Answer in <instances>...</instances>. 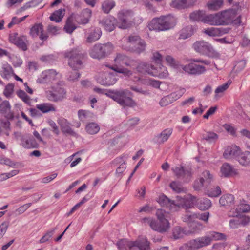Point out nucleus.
Here are the masks:
<instances>
[{
	"label": "nucleus",
	"mask_w": 250,
	"mask_h": 250,
	"mask_svg": "<svg viewBox=\"0 0 250 250\" xmlns=\"http://www.w3.org/2000/svg\"><path fill=\"white\" fill-rule=\"evenodd\" d=\"M114 64L110 66L111 69L116 72L122 73L125 75L130 77L131 80L136 73H131L130 71L125 68L124 65L134 66L136 67L137 68L140 63L142 62L140 61H130L127 56L122 54L117 55L114 59Z\"/></svg>",
	"instance_id": "f257e3e1"
},
{
	"label": "nucleus",
	"mask_w": 250,
	"mask_h": 250,
	"mask_svg": "<svg viewBox=\"0 0 250 250\" xmlns=\"http://www.w3.org/2000/svg\"><path fill=\"white\" fill-rule=\"evenodd\" d=\"M65 56L68 58V64L73 69V71L70 72L68 79L73 81L77 80L80 77V74L77 70L82 68V60L84 55L79 53L77 50H75L65 53Z\"/></svg>",
	"instance_id": "f03ea898"
},
{
	"label": "nucleus",
	"mask_w": 250,
	"mask_h": 250,
	"mask_svg": "<svg viewBox=\"0 0 250 250\" xmlns=\"http://www.w3.org/2000/svg\"><path fill=\"white\" fill-rule=\"evenodd\" d=\"M166 212L162 209L157 210L156 215L158 222L152 218H144L142 222L145 225H149L151 228L161 233L166 232L170 228L168 221L165 218Z\"/></svg>",
	"instance_id": "7ed1b4c3"
},
{
	"label": "nucleus",
	"mask_w": 250,
	"mask_h": 250,
	"mask_svg": "<svg viewBox=\"0 0 250 250\" xmlns=\"http://www.w3.org/2000/svg\"><path fill=\"white\" fill-rule=\"evenodd\" d=\"M209 216V213L208 212L202 213H190V212L187 211L183 217V221L187 223L191 228L190 233H196L202 228V225L197 219L207 222Z\"/></svg>",
	"instance_id": "20e7f679"
},
{
	"label": "nucleus",
	"mask_w": 250,
	"mask_h": 250,
	"mask_svg": "<svg viewBox=\"0 0 250 250\" xmlns=\"http://www.w3.org/2000/svg\"><path fill=\"white\" fill-rule=\"evenodd\" d=\"M176 24L175 18L170 15L154 18L149 23L148 27L150 30L164 31L173 27Z\"/></svg>",
	"instance_id": "39448f33"
},
{
	"label": "nucleus",
	"mask_w": 250,
	"mask_h": 250,
	"mask_svg": "<svg viewBox=\"0 0 250 250\" xmlns=\"http://www.w3.org/2000/svg\"><path fill=\"white\" fill-rule=\"evenodd\" d=\"M120 250H148L149 242L146 237L138 238L135 241L121 239L117 244Z\"/></svg>",
	"instance_id": "423d86ee"
},
{
	"label": "nucleus",
	"mask_w": 250,
	"mask_h": 250,
	"mask_svg": "<svg viewBox=\"0 0 250 250\" xmlns=\"http://www.w3.org/2000/svg\"><path fill=\"white\" fill-rule=\"evenodd\" d=\"M121 41L122 47L127 51H135L140 53L145 49V42L138 36L131 35L128 38L124 37Z\"/></svg>",
	"instance_id": "0eeeda50"
},
{
	"label": "nucleus",
	"mask_w": 250,
	"mask_h": 250,
	"mask_svg": "<svg viewBox=\"0 0 250 250\" xmlns=\"http://www.w3.org/2000/svg\"><path fill=\"white\" fill-rule=\"evenodd\" d=\"M158 67H155L152 65H148L145 62H142L137 68V71L140 73H147L154 77H158L161 78H166L168 75V72L167 68L158 64Z\"/></svg>",
	"instance_id": "6e6552de"
},
{
	"label": "nucleus",
	"mask_w": 250,
	"mask_h": 250,
	"mask_svg": "<svg viewBox=\"0 0 250 250\" xmlns=\"http://www.w3.org/2000/svg\"><path fill=\"white\" fill-rule=\"evenodd\" d=\"M110 65L107 64L102 65L96 75L97 82L104 85H111L116 82V78L115 75L110 72Z\"/></svg>",
	"instance_id": "1a4fd4ad"
},
{
	"label": "nucleus",
	"mask_w": 250,
	"mask_h": 250,
	"mask_svg": "<svg viewBox=\"0 0 250 250\" xmlns=\"http://www.w3.org/2000/svg\"><path fill=\"white\" fill-rule=\"evenodd\" d=\"M66 91L61 86V83L53 86L45 92L46 97L50 101L58 102L66 98Z\"/></svg>",
	"instance_id": "9d476101"
},
{
	"label": "nucleus",
	"mask_w": 250,
	"mask_h": 250,
	"mask_svg": "<svg viewBox=\"0 0 250 250\" xmlns=\"http://www.w3.org/2000/svg\"><path fill=\"white\" fill-rule=\"evenodd\" d=\"M129 94L127 90L116 91L111 93L109 96L122 106L132 107L135 105V103L131 98L127 96Z\"/></svg>",
	"instance_id": "9b49d317"
},
{
	"label": "nucleus",
	"mask_w": 250,
	"mask_h": 250,
	"mask_svg": "<svg viewBox=\"0 0 250 250\" xmlns=\"http://www.w3.org/2000/svg\"><path fill=\"white\" fill-rule=\"evenodd\" d=\"M131 11H121L118 14V21L117 26L121 29H126L131 24V21L133 17Z\"/></svg>",
	"instance_id": "f8f14e48"
},
{
	"label": "nucleus",
	"mask_w": 250,
	"mask_h": 250,
	"mask_svg": "<svg viewBox=\"0 0 250 250\" xmlns=\"http://www.w3.org/2000/svg\"><path fill=\"white\" fill-rule=\"evenodd\" d=\"M41 77L44 83H60L62 78V75L55 70L49 69L43 71Z\"/></svg>",
	"instance_id": "ddd939ff"
},
{
	"label": "nucleus",
	"mask_w": 250,
	"mask_h": 250,
	"mask_svg": "<svg viewBox=\"0 0 250 250\" xmlns=\"http://www.w3.org/2000/svg\"><path fill=\"white\" fill-rule=\"evenodd\" d=\"M197 202L196 197L192 196L190 194H188L182 198L180 196H177L176 198V204L179 205L178 210L180 208H185L186 209L191 208L196 205Z\"/></svg>",
	"instance_id": "4468645a"
},
{
	"label": "nucleus",
	"mask_w": 250,
	"mask_h": 250,
	"mask_svg": "<svg viewBox=\"0 0 250 250\" xmlns=\"http://www.w3.org/2000/svg\"><path fill=\"white\" fill-rule=\"evenodd\" d=\"M172 170L175 175L186 182H188L191 179L192 173L191 168L185 169L183 167L180 166L172 167Z\"/></svg>",
	"instance_id": "2eb2a0df"
},
{
	"label": "nucleus",
	"mask_w": 250,
	"mask_h": 250,
	"mask_svg": "<svg viewBox=\"0 0 250 250\" xmlns=\"http://www.w3.org/2000/svg\"><path fill=\"white\" fill-rule=\"evenodd\" d=\"M9 40L10 42L19 48L24 51L27 49V40L25 36H19L17 33H11L9 35Z\"/></svg>",
	"instance_id": "dca6fc26"
},
{
	"label": "nucleus",
	"mask_w": 250,
	"mask_h": 250,
	"mask_svg": "<svg viewBox=\"0 0 250 250\" xmlns=\"http://www.w3.org/2000/svg\"><path fill=\"white\" fill-rule=\"evenodd\" d=\"M222 25H227L231 23L237 15V11L234 9H229L220 12Z\"/></svg>",
	"instance_id": "f3484780"
},
{
	"label": "nucleus",
	"mask_w": 250,
	"mask_h": 250,
	"mask_svg": "<svg viewBox=\"0 0 250 250\" xmlns=\"http://www.w3.org/2000/svg\"><path fill=\"white\" fill-rule=\"evenodd\" d=\"M157 202L162 207H165L171 211L178 210L179 205L176 203V200L171 201L164 194L159 196Z\"/></svg>",
	"instance_id": "a211bd4d"
},
{
	"label": "nucleus",
	"mask_w": 250,
	"mask_h": 250,
	"mask_svg": "<svg viewBox=\"0 0 250 250\" xmlns=\"http://www.w3.org/2000/svg\"><path fill=\"white\" fill-rule=\"evenodd\" d=\"M241 151V148L239 146L235 145H231L226 147L223 153V156L228 160L238 159Z\"/></svg>",
	"instance_id": "6ab92c4d"
},
{
	"label": "nucleus",
	"mask_w": 250,
	"mask_h": 250,
	"mask_svg": "<svg viewBox=\"0 0 250 250\" xmlns=\"http://www.w3.org/2000/svg\"><path fill=\"white\" fill-rule=\"evenodd\" d=\"M183 71L190 74H201L206 71L204 66L191 62L182 67Z\"/></svg>",
	"instance_id": "aec40b11"
},
{
	"label": "nucleus",
	"mask_w": 250,
	"mask_h": 250,
	"mask_svg": "<svg viewBox=\"0 0 250 250\" xmlns=\"http://www.w3.org/2000/svg\"><path fill=\"white\" fill-rule=\"evenodd\" d=\"M30 35L33 38L39 37L42 40H45L48 37L42 23L35 24L30 29Z\"/></svg>",
	"instance_id": "412c9836"
},
{
	"label": "nucleus",
	"mask_w": 250,
	"mask_h": 250,
	"mask_svg": "<svg viewBox=\"0 0 250 250\" xmlns=\"http://www.w3.org/2000/svg\"><path fill=\"white\" fill-rule=\"evenodd\" d=\"M194 50L201 54L209 55L212 50L210 44L205 42L197 41L193 44Z\"/></svg>",
	"instance_id": "4be33fe9"
},
{
	"label": "nucleus",
	"mask_w": 250,
	"mask_h": 250,
	"mask_svg": "<svg viewBox=\"0 0 250 250\" xmlns=\"http://www.w3.org/2000/svg\"><path fill=\"white\" fill-rule=\"evenodd\" d=\"M250 211V206L246 203V201L243 200L237 206L235 210L234 209H231L228 212V216L232 217H237L241 213L248 212Z\"/></svg>",
	"instance_id": "5701e85b"
},
{
	"label": "nucleus",
	"mask_w": 250,
	"mask_h": 250,
	"mask_svg": "<svg viewBox=\"0 0 250 250\" xmlns=\"http://www.w3.org/2000/svg\"><path fill=\"white\" fill-rule=\"evenodd\" d=\"M220 173L222 176L228 177L238 174V170L231 167L228 163H224L220 168Z\"/></svg>",
	"instance_id": "b1692460"
},
{
	"label": "nucleus",
	"mask_w": 250,
	"mask_h": 250,
	"mask_svg": "<svg viewBox=\"0 0 250 250\" xmlns=\"http://www.w3.org/2000/svg\"><path fill=\"white\" fill-rule=\"evenodd\" d=\"M221 19L220 12L206 15L205 23L214 26L222 25Z\"/></svg>",
	"instance_id": "393cba45"
},
{
	"label": "nucleus",
	"mask_w": 250,
	"mask_h": 250,
	"mask_svg": "<svg viewBox=\"0 0 250 250\" xmlns=\"http://www.w3.org/2000/svg\"><path fill=\"white\" fill-rule=\"evenodd\" d=\"M21 145L27 149L36 148L38 146L36 140L29 135H26L21 137Z\"/></svg>",
	"instance_id": "a878e982"
},
{
	"label": "nucleus",
	"mask_w": 250,
	"mask_h": 250,
	"mask_svg": "<svg viewBox=\"0 0 250 250\" xmlns=\"http://www.w3.org/2000/svg\"><path fill=\"white\" fill-rule=\"evenodd\" d=\"M132 80L135 82L143 83L144 84L150 85L155 88H158L160 84V82L154 79L143 80L140 74H136L133 76Z\"/></svg>",
	"instance_id": "bb28decb"
},
{
	"label": "nucleus",
	"mask_w": 250,
	"mask_h": 250,
	"mask_svg": "<svg viewBox=\"0 0 250 250\" xmlns=\"http://www.w3.org/2000/svg\"><path fill=\"white\" fill-rule=\"evenodd\" d=\"M0 111L7 119H12L13 113L11 111V105L8 101H4L0 104Z\"/></svg>",
	"instance_id": "cd10ccee"
},
{
	"label": "nucleus",
	"mask_w": 250,
	"mask_h": 250,
	"mask_svg": "<svg viewBox=\"0 0 250 250\" xmlns=\"http://www.w3.org/2000/svg\"><path fill=\"white\" fill-rule=\"evenodd\" d=\"M58 123L60 125L62 131L72 136H75L76 133L71 128L70 125L68 122L64 118H60L58 121Z\"/></svg>",
	"instance_id": "c85d7f7f"
},
{
	"label": "nucleus",
	"mask_w": 250,
	"mask_h": 250,
	"mask_svg": "<svg viewBox=\"0 0 250 250\" xmlns=\"http://www.w3.org/2000/svg\"><path fill=\"white\" fill-rule=\"evenodd\" d=\"M196 1V0H173L171 6L179 9H184L193 5Z\"/></svg>",
	"instance_id": "c756f323"
},
{
	"label": "nucleus",
	"mask_w": 250,
	"mask_h": 250,
	"mask_svg": "<svg viewBox=\"0 0 250 250\" xmlns=\"http://www.w3.org/2000/svg\"><path fill=\"white\" fill-rule=\"evenodd\" d=\"M89 55L94 59H101L104 58L102 44H95L89 50Z\"/></svg>",
	"instance_id": "7c9ffc66"
},
{
	"label": "nucleus",
	"mask_w": 250,
	"mask_h": 250,
	"mask_svg": "<svg viewBox=\"0 0 250 250\" xmlns=\"http://www.w3.org/2000/svg\"><path fill=\"white\" fill-rule=\"evenodd\" d=\"M92 11L86 8L83 9L80 16H76L77 21L81 24L87 23L91 16Z\"/></svg>",
	"instance_id": "2f4dec72"
},
{
	"label": "nucleus",
	"mask_w": 250,
	"mask_h": 250,
	"mask_svg": "<svg viewBox=\"0 0 250 250\" xmlns=\"http://www.w3.org/2000/svg\"><path fill=\"white\" fill-rule=\"evenodd\" d=\"M36 108L42 113H46L50 112H55L56 107L50 103H43L36 105Z\"/></svg>",
	"instance_id": "473e14b6"
},
{
	"label": "nucleus",
	"mask_w": 250,
	"mask_h": 250,
	"mask_svg": "<svg viewBox=\"0 0 250 250\" xmlns=\"http://www.w3.org/2000/svg\"><path fill=\"white\" fill-rule=\"evenodd\" d=\"M75 20H77V18L75 15H71L68 18L64 27V29L67 33H72L76 28V25L75 23Z\"/></svg>",
	"instance_id": "72a5a7b5"
},
{
	"label": "nucleus",
	"mask_w": 250,
	"mask_h": 250,
	"mask_svg": "<svg viewBox=\"0 0 250 250\" xmlns=\"http://www.w3.org/2000/svg\"><path fill=\"white\" fill-rule=\"evenodd\" d=\"M102 32L99 28L91 29L90 32L87 35L86 42L91 43L99 40L101 36Z\"/></svg>",
	"instance_id": "f704fd0d"
},
{
	"label": "nucleus",
	"mask_w": 250,
	"mask_h": 250,
	"mask_svg": "<svg viewBox=\"0 0 250 250\" xmlns=\"http://www.w3.org/2000/svg\"><path fill=\"white\" fill-rule=\"evenodd\" d=\"M196 206L199 209L205 210L211 207V202L210 200L208 198H202L197 199Z\"/></svg>",
	"instance_id": "c9c22d12"
},
{
	"label": "nucleus",
	"mask_w": 250,
	"mask_h": 250,
	"mask_svg": "<svg viewBox=\"0 0 250 250\" xmlns=\"http://www.w3.org/2000/svg\"><path fill=\"white\" fill-rule=\"evenodd\" d=\"M240 165L243 166H250V152L245 151L243 152H240L239 157L237 159Z\"/></svg>",
	"instance_id": "e433bc0d"
},
{
	"label": "nucleus",
	"mask_w": 250,
	"mask_h": 250,
	"mask_svg": "<svg viewBox=\"0 0 250 250\" xmlns=\"http://www.w3.org/2000/svg\"><path fill=\"white\" fill-rule=\"evenodd\" d=\"M234 197L233 195L227 194L223 195L219 200L220 204L223 206H231L234 203Z\"/></svg>",
	"instance_id": "4c0bfd02"
},
{
	"label": "nucleus",
	"mask_w": 250,
	"mask_h": 250,
	"mask_svg": "<svg viewBox=\"0 0 250 250\" xmlns=\"http://www.w3.org/2000/svg\"><path fill=\"white\" fill-rule=\"evenodd\" d=\"M65 14V9L61 8L54 11L50 16V20L56 22H60Z\"/></svg>",
	"instance_id": "58836bf2"
},
{
	"label": "nucleus",
	"mask_w": 250,
	"mask_h": 250,
	"mask_svg": "<svg viewBox=\"0 0 250 250\" xmlns=\"http://www.w3.org/2000/svg\"><path fill=\"white\" fill-rule=\"evenodd\" d=\"M223 0H210L208 2L207 6L210 10L217 11L223 7Z\"/></svg>",
	"instance_id": "ea45409f"
},
{
	"label": "nucleus",
	"mask_w": 250,
	"mask_h": 250,
	"mask_svg": "<svg viewBox=\"0 0 250 250\" xmlns=\"http://www.w3.org/2000/svg\"><path fill=\"white\" fill-rule=\"evenodd\" d=\"M203 32L211 37L220 36L224 33V30L221 28L216 27H210L204 29Z\"/></svg>",
	"instance_id": "a19ab883"
},
{
	"label": "nucleus",
	"mask_w": 250,
	"mask_h": 250,
	"mask_svg": "<svg viewBox=\"0 0 250 250\" xmlns=\"http://www.w3.org/2000/svg\"><path fill=\"white\" fill-rule=\"evenodd\" d=\"M115 22L116 20L114 17L106 18L102 21L104 29L109 32L114 29Z\"/></svg>",
	"instance_id": "79ce46f5"
},
{
	"label": "nucleus",
	"mask_w": 250,
	"mask_h": 250,
	"mask_svg": "<svg viewBox=\"0 0 250 250\" xmlns=\"http://www.w3.org/2000/svg\"><path fill=\"white\" fill-rule=\"evenodd\" d=\"M206 14L205 11H197L193 12L190 15V18L194 21H200L205 23Z\"/></svg>",
	"instance_id": "37998d69"
},
{
	"label": "nucleus",
	"mask_w": 250,
	"mask_h": 250,
	"mask_svg": "<svg viewBox=\"0 0 250 250\" xmlns=\"http://www.w3.org/2000/svg\"><path fill=\"white\" fill-rule=\"evenodd\" d=\"M194 33V28L192 26H188L183 28L180 32L179 39H186L190 37Z\"/></svg>",
	"instance_id": "c03bdc74"
},
{
	"label": "nucleus",
	"mask_w": 250,
	"mask_h": 250,
	"mask_svg": "<svg viewBox=\"0 0 250 250\" xmlns=\"http://www.w3.org/2000/svg\"><path fill=\"white\" fill-rule=\"evenodd\" d=\"M172 133L171 128H167L163 130L158 137L159 143H162L168 140Z\"/></svg>",
	"instance_id": "a18cd8bd"
},
{
	"label": "nucleus",
	"mask_w": 250,
	"mask_h": 250,
	"mask_svg": "<svg viewBox=\"0 0 250 250\" xmlns=\"http://www.w3.org/2000/svg\"><path fill=\"white\" fill-rule=\"evenodd\" d=\"M13 69L8 64H4L2 67L0 74L2 78L7 79L13 74Z\"/></svg>",
	"instance_id": "49530a36"
},
{
	"label": "nucleus",
	"mask_w": 250,
	"mask_h": 250,
	"mask_svg": "<svg viewBox=\"0 0 250 250\" xmlns=\"http://www.w3.org/2000/svg\"><path fill=\"white\" fill-rule=\"evenodd\" d=\"M115 5L113 0H105L102 3V10L105 13H108Z\"/></svg>",
	"instance_id": "de8ad7c7"
},
{
	"label": "nucleus",
	"mask_w": 250,
	"mask_h": 250,
	"mask_svg": "<svg viewBox=\"0 0 250 250\" xmlns=\"http://www.w3.org/2000/svg\"><path fill=\"white\" fill-rule=\"evenodd\" d=\"M126 158L125 156L118 157L114 161V163H121V164L116 169V172L118 173H122L124 171L125 169V161Z\"/></svg>",
	"instance_id": "09e8293b"
},
{
	"label": "nucleus",
	"mask_w": 250,
	"mask_h": 250,
	"mask_svg": "<svg viewBox=\"0 0 250 250\" xmlns=\"http://www.w3.org/2000/svg\"><path fill=\"white\" fill-rule=\"evenodd\" d=\"M85 129L89 134H95L99 132L100 127L97 124L91 123L86 125Z\"/></svg>",
	"instance_id": "8fccbe9b"
},
{
	"label": "nucleus",
	"mask_w": 250,
	"mask_h": 250,
	"mask_svg": "<svg viewBox=\"0 0 250 250\" xmlns=\"http://www.w3.org/2000/svg\"><path fill=\"white\" fill-rule=\"evenodd\" d=\"M78 116L81 121L85 122L89 120L92 117V114L88 111L79 110L78 111Z\"/></svg>",
	"instance_id": "3c124183"
},
{
	"label": "nucleus",
	"mask_w": 250,
	"mask_h": 250,
	"mask_svg": "<svg viewBox=\"0 0 250 250\" xmlns=\"http://www.w3.org/2000/svg\"><path fill=\"white\" fill-rule=\"evenodd\" d=\"M206 193L209 197H216L221 194V190L220 187L217 186L208 190Z\"/></svg>",
	"instance_id": "603ef678"
},
{
	"label": "nucleus",
	"mask_w": 250,
	"mask_h": 250,
	"mask_svg": "<svg viewBox=\"0 0 250 250\" xmlns=\"http://www.w3.org/2000/svg\"><path fill=\"white\" fill-rule=\"evenodd\" d=\"M210 238V242L214 241L222 240L226 239V235L222 233L212 231L209 233V235L208 236Z\"/></svg>",
	"instance_id": "864d4df0"
},
{
	"label": "nucleus",
	"mask_w": 250,
	"mask_h": 250,
	"mask_svg": "<svg viewBox=\"0 0 250 250\" xmlns=\"http://www.w3.org/2000/svg\"><path fill=\"white\" fill-rule=\"evenodd\" d=\"M190 229L188 232L185 233L184 232L182 228L179 227H176L173 230V236L175 239L180 238L183 236L184 234H188V233H191L190 232Z\"/></svg>",
	"instance_id": "5fc2aeb1"
},
{
	"label": "nucleus",
	"mask_w": 250,
	"mask_h": 250,
	"mask_svg": "<svg viewBox=\"0 0 250 250\" xmlns=\"http://www.w3.org/2000/svg\"><path fill=\"white\" fill-rule=\"evenodd\" d=\"M174 102L173 98L171 96V94H170L162 98L159 102V104L161 106L163 107L167 106Z\"/></svg>",
	"instance_id": "6e6d98bb"
},
{
	"label": "nucleus",
	"mask_w": 250,
	"mask_h": 250,
	"mask_svg": "<svg viewBox=\"0 0 250 250\" xmlns=\"http://www.w3.org/2000/svg\"><path fill=\"white\" fill-rule=\"evenodd\" d=\"M102 52L104 54V58L110 54L113 50V45L110 43L102 44Z\"/></svg>",
	"instance_id": "4d7b16f0"
},
{
	"label": "nucleus",
	"mask_w": 250,
	"mask_h": 250,
	"mask_svg": "<svg viewBox=\"0 0 250 250\" xmlns=\"http://www.w3.org/2000/svg\"><path fill=\"white\" fill-rule=\"evenodd\" d=\"M186 92L184 88H177L175 91L171 94V96L173 98L174 101L179 99Z\"/></svg>",
	"instance_id": "13d9d810"
},
{
	"label": "nucleus",
	"mask_w": 250,
	"mask_h": 250,
	"mask_svg": "<svg viewBox=\"0 0 250 250\" xmlns=\"http://www.w3.org/2000/svg\"><path fill=\"white\" fill-rule=\"evenodd\" d=\"M198 240L200 248L210 244V238L207 236L198 238Z\"/></svg>",
	"instance_id": "bf43d9fd"
},
{
	"label": "nucleus",
	"mask_w": 250,
	"mask_h": 250,
	"mask_svg": "<svg viewBox=\"0 0 250 250\" xmlns=\"http://www.w3.org/2000/svg\"><path fill=\"white\" fill-rule=\"evenodd\" d=\"M17 95L21 98L24 102L26 104H29L30 100L29 97L26 93L23 90H20L17 92Z\"/></svg>",
	"instance_id": "052dcab7"
},
{
	"label": "nucleus",
	"mask_w": 250,
	"mask_h": 250,
	"mask_svg": "<svg viewBox=\"0 0 250 250\" xmlns=\"http://www.w3.org/2000/svg\"><path fill=\"white\" fill-rule=\"evenodd\" d=\"M223 126L225 129L231 136H237V130L233 126L229 124H225Z\"/></svg>",
	"instance_id": "680f3d73"
},
{
	"label": "nucleus",
	"mask_w": 250,
	"mask_h": 250,
	"mask_svg": "<svg viewBox=\"0 0 250 250\" xmlns=\"http://www.w3.org/2000/svg\"><path fill=\"white\" fill-rule=\"evenodd\" d=\"M14 92V85L12 83L7 84L4 90V95L7 97L9 98L12 95Z\"/></svg>",
	"instance_id": "e2e57ef3"
},
{
	"label": "nucleus",
	"mask_w": 250,
	"mask_h": 250,
	"mask_svg": "<svg viewBox=\"0 0 250 250\" xmlns=\"http://www.w3.org/2000/svg\"><path fill=\"white\" fill-rule=\"evenodd\" d=\"M205 183V179L201 177L199 179H197L194 181L193 187L196 190H200L203 187Z\"/></svg>",
	"instance_id": "0e129e2a"
},
{
	"label": "nucleus",
	"mask_w": 250,
	"mask_h": 250,
	"mask_svg": "<svg viewBox=\"0 0 250 250\" xmlns=\"http://www.w3.org/2000/svg\"><path fill=\"white\" fill-rule=\"evenodd\" d=\"M204 139L209 141H212L216 140L218 138V135L213 132H208L204 134Z\"/></svg>",
	"instance_id": "69168bd1"
},
{
	"label": "nucleus",
	"mask_w": 250,
	"mask_h": 250,
	"mask_svg": "<svg viewBox=\"0 0 250 250\" xmlns=\"http://www.w3.org/2000/svg\"><path fill=\"white\" fill-rule=\"evenodd\" d=\"M87 200L83 198L79 203L75 205L70 210V211L67 213L68 216L72 215L76 210H78L80 207L86 202Z\"/></svg>",
	"instance_id": "338daca9"
},
{
	"label": "nucleus",
	"mask_w": 250,
	"mask_h": 250,
	"mask_svg": "<svg viewBox=\"0 0 250 250\" xmlns=\"http://www.w3.org/2000/svg\"><path fill=\"white\" fill-rule=\"evenodd\" d=\"M229 226L231 229L238 228L241 225L240 219L238 218L231 219L229 221Z\"/></svg>",
	"instance_id": "774afa93"
}]
</instances>
